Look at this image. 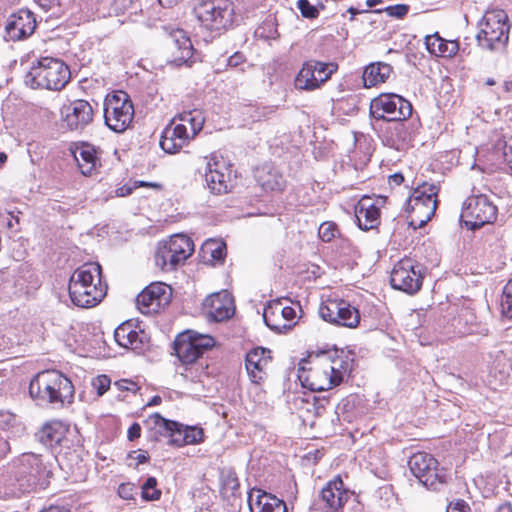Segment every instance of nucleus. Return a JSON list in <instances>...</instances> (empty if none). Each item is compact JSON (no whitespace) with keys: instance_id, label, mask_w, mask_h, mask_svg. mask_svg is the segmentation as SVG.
Masks as SVG:
<instances>
[{"instance_id":"f257e3e1","label":"nucleus","mask_w":512,"mask_h":512,"mask_svg":"<svg viewBox=\"0 0 512 512\" xmlns=\"http://www.w3.org/2000/svg\"><path fill=\"white\" fill-rule=\"evenodd\" d=\"M68 289L74 305L81 308L96 306L107 290L102 283L101 266L98 263H85L77 268L70 277Z\"/></svg>"},{"instance_id":"f03ea898","label":"nucleus","mask_w":512,"mask_h":512,"mask_svg":"<svg viewBox=\"0 0 512 512\" xmlns=\"http://www.w3.org/2000/svg\"><path fill=\"white\" fill-rule=\"evenodd\" d=\"M29 393L39 403L63 406L74 397V386L70 379L57 370L39 372L30 382Z\"/></svg>"},{"instance_id":"7ed1b4c3","label":"nucleus","mask_w":512,"mask_h":512,"mask_svg":"<svg viewBox=\"0 0 512 512\" xmlns=\"http://www.w3.org/2000/svg\"><path fill=\"white\" fill-rule=\"evenodd\" d=\"M70 69L60 59L42 57L24 77V82L32 89L62 90L70 80Z\"/></svg>"},{"instance_id":"20e7f679","label":"nucleus","mask_w":512,"mask_h":512,"mask_svg":"<svg viewBox=\"0 0 512 512\" xmlns=\"http://www.w3.org/2000/svg\"><path fill=\"white\" fill-rule=\"evenodd\" d=\"M476 40L486 50L500 52L508 43L510 25L504 10L487 11L478 24Z\"/></svg>"},{"instance_id":"39448f33","label":"nucleus","mask_w":512,"mask_h":512,"mask_svg":"<svg viewBox=\"0 0 512 512\" xmlns=\"http://www.w3.org/2000/svg\"><path fill=\"white\" fill-rule=\"evenodd\" d=\"M52 471L43 455L27 452L14 460V477L23 492L45 487Z\"/></svg>"},{"instance_id":"423d86ee","label":"nucleus","mask_w":512,"mask_h":512,"mask_svg":"<svg viewBox=\"0 0 512 512\" xmlns=\"http://www.w3.org/2000/svg\"><path fill=\"white\" fill-rule=\"evenodd\" d=\"M412 104L395 93H382L370 102V114L374 119L396 122L398 135L404 133L403 121L412 115Z\"/></svg>"},{"instance_id":"0eeeda50","label":"nucleus","mask_w":512,"mask_h":512,"mask_svg":"<svg viewBox=\"0 0 512 512\" xmlns=\"http://www.w3.org/2000/svg\"><path fill=\"white\" fill-rule=\"evenodd\" d=\"M194 12L201 26L216 34L228 29L234 19V5L230 0H199Z\"/></svg>"},{"instance_id":"6e6552de","label":"nucleus","mask_w":512,"mask_h":512,"mask_svg":"<svg viewBox=\"0 0 512 512\" xmlns=\"http://www.w3.org/2000/svg\"><path fill=\"white\" fill-rule=\"evenodd\" d=\"M103 110L106 126L116 133L124 132L134 117L132 100L122 90L114 91L105 97Z\"/></svg>"},{"instance_id":"1a4fd4ad","label":"nucleus","mask_w":512,"mask_h":512,"mask_svg":"<svg viewBox=\"0 0 512 512\" xmlns=\"http://www.w3.org/2000/svg\"><path fill=\"white\" fill-rule=\"evenodd\" d=\"M439 186L424 182L410 196L406 211L411 213V224L422 227L431 220L437 208Z\"/></svg>"},{"instance_id":"9d476101","label":"nucleus","mask_w":512,"mask_h":512,"mask_svg":"<svg viewBox=\"0 0 512 512\" xmlns=\"http://www.w3.org/2000/svg\"><path fill=\"white\" fill-rule=\"evenodd\" d=\"M148 422L153 424L160 435L169 437V444L182 447L198 444L203 441V429L196 426H187L179 422L165 419L158 413L152 414Z\"/></svg>"},{"instance_id":"9b49d317","label":"nucleus","mask_w":512,"mask_h":512,"mask_svg":"<svg viewBox=\"0 0 512 512\" xmlns=\"http://www.w3.org/2000/svg\"><path fill=\"white\" fill-rule=\"evenodd\" d=\"M497 218V207L484 194L468 197L462 206L461 219L465 226L476 230Z\"/></svg>"},{"instance_id":"f8f14e48","label":"nucleus","mask_w":512,"mask_h":512,"mask_svg":"<svg viewBox=\"0 0 512 512\" xmlns=\"http://www.w3.org/2000/svg\"><path fill=\"white\" fill-rule=\"evenodd\" d=\"M408 466L419 483L427 489L438 491L445 483L444 471L439 469L438 461L429 453L413 454L408 461Z\"/></svg>"},{"instance_id":"ddd939ff","label":"nucleus","mask_w":512,"mask_h":512,"mask_svg":"<svg viewBox=\"0 0 512 512\" xmlns=\"http://www.w3.org/2000/svg\"><path fill=\"white\" fill-rule=\"evenodd\" d=\"M321 362L316 352L309 355L307 363L311 366L309 368L302 366L298 374L303 387L314 392H322L339 385V377L332 376L329 369L324 368Z\"/></svg>"},{"instance_id":"4468645a","label":"nucleus","mask_w":512,"mask_h":512,"mask_svg":"<svg viewBox=\"0 0 512 512\" xmlns=\"http://www.w3.org/2000/svg\"><path fill=\"white\" fill-rule=\"evenodd\" d=\"M423 267L411 258H403L395 264L390 282L394 289L408 294L418 292L422 286Z\"/></svg>"},{"instance_id":"2eb2a0df","label":"nucleus","mask_w":512,"mask_h":512,"mask_svg":"<svg viewBox=\"0 0 512 512\" xmlns=\"http://www.w3.org/2000/svg\"><path fill=\"white\" fill-rule=\"evenodd\" d=\"M214 339L209 335H200L187 331L178 335L174 341V351L183 364H192L203 353L214 346Z\"/></svg>"},{"instance_id":"dca6fc26","label":"nucleus","mask_w":512,"mask_h":512,"mask_svg":"<svg viewBox=\"0 0 512 512\" xmlns=\"http://www.w3.org/2000/svg\"><path fill=\"white\" fill-rule=\"evenodd\" d=\"M320 317L329 323L355 328L360 322L357 308L344 300H329L319 307Z\"/></svg>"},{"instance_id":"f3484780","label":"nucleus","mask_w":512,"mask_h":512,"mask_svg":"<svg viewBox=\"0 0 512 512\" xmlns=\"http://www.w3.org/2000/svg\"><path fill=\"white\" fill-rule=\"evenodd\" d=\"M171 288L155 282L147 286L136 298V303L143 314L157 313L170 302Z\"/></svg>"},{"instance_id":"a211bd4d","label":"nucleus","mask_w":512,"mask_h":512,"mask_svg":"<svg viewBox=\"0 0 512 512\" xmlns=\"http://www.w3.org/2000/svg\"><path fill=\"white\" fill-rule=\"evenodd\" d=\"M321 358L322 366L329 369L332 376L339 377V385L353 370L354 359L350 352L344 350L332 349L316 352Z\"/></svg>"},{"instance_id":"6ab92c4d","label":"nucleus","mask_w":512,"mask_h":512,"mask_svg":"<svg viewBox=\"0 0 512 512\" xmlns=\"http://www.w3.org/2000/svg\"><path fill=\"white\" fill-rule=\"evenodd\" d=\"M349 497V491L344 487L342 479L337 476L322 488L320 507L324 512H343Z\"/></svg>"},{"instance_id":"aec40b11","label":"nucleus","mask_w":512,"mask_h":512,"mask_svg":"<svg viewBox=\"0 0 512 512\" xmlns=\"http://www.w3.org/2000/svg\"><path fill=\"white\" fill-rule=\"evenodd\" d=\"M169 62L176 65H190L193 62L194 49L187 33L182 29L174 30L168 37Z\"/></svg>"},{"instance_id":"412c9836","label":"nucleus","mask_w":512,"mask_h":512,"mask_svg":"<svg viewBox=\"0 0 512 512\" xmlns=\"http://www.w3.org/2000/svg\"><path fill=\"white\" fill-rule=\"evenodd\" d=\"M203 307L207 317L216 322L229 319L235 310L232 295L227 290L209 295Z\"/></svg>"},{"instance_id":"4be33fe9","label":"nucleus","mask_w":512,"mask_h":512,"mask_svg":"<svg viewBox=\"0 0 512 512\" xmlns=\"http://www.w3.org/2000/svg\"><path fill=\"white\" fill-rule=\"evenodd\" d=\"M36 28V19L32 12L21 10L10 16L5 26V39L19 41L30 36Z\"/></svg>"},{"instance_id":"5701e85b","label":"nucleus","mask_w":512,"mask_h":512,"mask_svg":"<svg viewBox=\"0 0 512 512\" xmlns=\"http://www.w3.org/2000/svg\"><path fill=\"white\" fill-rule=\"evenodd\" d=\"M193 138L185 124H177L173 120L164 129L159 144L166 153L174 154L179 152Z\"/></svg>"},{"instance_id":"b1692460","label":"nucleus","mask_w":512,"mask_h":512,"mask_svg":"<svg viewBox=\"0 0 512 512\" xmlns=\"http://www.w3.org/2000/svg\"><path fill=\"white\" fill-rule=\"evenodd\" d=\"M64 122L71 130L82 129L91 123L93 119V108L86 100H75L62 111Z\"/></svg>"},{"instance_id":"393cba45","label":"nucleus","mask_w":512,"mask_h":512,"mask_svg":"<svg viewBox=\"0 0 512 512\" xmlns=\"http://www.w3.org/2000/svg\"><path fill=\"white\" fill-rule=\"evenodd\" d=\"M295 317L296 311L294 308L289 306L282 307L280 303L269 306L263 314L265 324L277 333H284L290 330Z\"/></svg>"},{"instance_id":"a878e982","label":"nucleus","mask_w":512,"mask_h":512,"mask_svg":"<svg viewBox=\"0 0 512 512\" xmlns=\"http://www.w3.org/2000/svg\"><path fill=\"white\" fill-rule=\"evenodd\" d=\"M270 350L263 347L252 349L246 354L245 368L251 382L260 384L266 378V368L271 360Z\"/></svg>"},{"instance_id":"bb28decb","label":"nucleus","mask_w":512,"mask_h":512,"mask_svg":"<svg viewBox=\"0 0 512 512\" xmlns=\"http://www.w3.org/2000/svg\"><path fill=\"white\" fill-rule=\"evenodd\" d=\"M250 512H287L286 503L261 489H252L248 494Z\"/></svg>"},{"instance_id":"cd10ccee","label":"nucleus","mask_w":512,"mask_h":512,"mask_svg":"<svg viewBox=\"0 0 512 512\" xmlns=\"http://www.w3.org/2000/svg\"><path fill=\"white\" fill-rule=\"evenodd\" d=\"M228 168L224 162H207L205 168V182L212 193H227L231 188V180L229 174L226 173Z\"/></svg>"},{"instance_id":"c85d7f7f","label":"nucleus","mask_w":512,"mask_h":512,"mask_svg":"<svg viewBox=\"0 0 512 512\" xmlns=\"http://www.w3.org/2000/svg\"><path fill=\"white\" fill-rule=\"evenodd\" d=\"M355 217L358 227L368 231L380 224V209L369 196L362 197L355 206Z\"/></svg>"},{"instance_id":"c756f323","label":"nucleus","mask_w":512,"mask_h":512,"mask_svg":"<svg viewBox=\"0 0 512 512\" xmlns=\"http://www.w3.org/2000/svg\"><path fill=\"white\" fill-rule=\"evenodd\" d=\"M254 177L264 190L280 191L285 186V180L280 172L271 164H264L255 170Z\"/></svg>"},{"instance_id":"7c9ffc66","label":"nucleus","mask_w":512,"mask_h":512,"mask_svg":"<svg viewBox=\"0 0 512 512\" xmlns=\"http://www.w3.org/2000/svg\"><path fill=\"white\" fill-rule=\"evenodd\" d=\"M66 432L67 429L61 422L54 421L43 426L37 436L44 446L54 452L66 440Z\"/></svg>"},{"instance_id":"2f4dec72","label":"nucleus","mask_w":512,"mask_h":512,"mask_svg":"<svg viewBox=\"0 0 512 512\" xmlns=\"http://www.w3.org/2000/svg\"><path fill=\"white\" fill-rule=\"evenodd\" d=\"M143 336L144 333L134 330L132 328V324L129 322L122 323L119 325L114 332V338L116 342L124 348H129L132 350H140L143 346Z\"/></svg>"},{"instance_id":"473e14b6","label":"nucleus","mask_w":512,"mask_h":512,"mask_svg":"<svg viewBox=\"0 0 512 512\" xmlns=\"http://www.w3.org/2000/svg\"><path fill=\"white\" fill-rule=\"evenodd\" d=\"M317 60L305 62L295 78V87L300 90L313 91L322 85L317 78Z\"/></svg>"},{"instance_id":"72a5a7b5","label":"nucleus","mask_w":512,"mask_h":512,"mask_svg":"<svg viewBox=\"0 0 512 512\" xmlns=\"http://www.w3.org/2000/svg\"><path fill=\"white\" fill-rule=\"evenodd\" d=\"M425 44L431 54L440 57H453L459 50L457 41L445 40L441 38L438 33L426 36Z\"/></svg>"},{"instance_id":"f704fd0d","label":"nucleus","mask_w":512,"mask_h":512,"mask_svg":"<svg viewBox=\"0 0 512 512\" xmlns=\"http://www.w3.org/2000/svg\"><path fill=\"white\" fill-rule=\"evenodd\" d=\"M391 65L384 62H376L369 64L363 72V82L365 87H373L377 84L384 83L392 73Z\"/></svg>"},{"instance_id":"c9c22d12","label":"nucleus","mask_w":512,"mask_h":512,"mask_svg":"<svg viewBox=\"0 0 512 512\" xmlns=\"http://www.w3.org/2000/svg\"><path fill=\"white\" fill-rule=\"evenodd\" d=\"M74 156L83 175H91L99 163L97 152L90 144H82Z\"/></svg>"},{"instance_id":"e433bc0d","label":"nucleus","mask_w":512,"mask_h":512,"mask_svg":"<svg viewBox=\"0 0 512 512\" xmlns=\"http://www.w3.org/2000/svg\"><path fill=\"white\" fill-rule=\"evenodd\" d=\"M170 251L173 253L178 264L183 263L194 251L192 240L182 234L174 235L169 241L165 242Z\"/></svg>"},{"instance_id":"4c0bfd02","label":"nucleus","mask_w":512,"mask_h":512,"mask_svg":"<svg viewBox=\"0 0 512 512\" xmlns=\"http://www.w3.org/2000/svg\"><path fill=\"white\" fill-rule=\"evenodd\" d=\"M179 124H185L192 137H195L203 128L205 118L203 112L199 109L183 111L178 115Z\"/></svg>"},{"instance_id":"58836bf2","label":"nucleus","mask_w":512,"mask_h":512,"mask_svg":"<svg viewBox=\"0 0 512 512\" xmlns=\"http://www.w3.org/2000/svg\"><path fill=\"white\" fill-rule=\"evenodd\" d=\"M155 264L164 271H172L179 265L165 242L157 248Z\"/></svg>"},{"instance_id":"ea45409f","label":"nucleus","mask_w":512,"mask_h":512,"mask_svg":"<svg viewBox=\"0 0 512 512\" xmlns=\"http://www.w3.org/2000/svg\"><path fill=\"white\" fill-rule=\"evenodd\" d=\"M202 250L204 253H210L211 258L215 261H222L226 255L225 243L212 239L204 243Z\"/></svg>"},{"instance_id":"a19ab883","label":"nucleus","mask_w":512,"mask_h":512,"mask_svg":"<svg viewBox=\"0 0 512 512\" xmlns=\"http://www.w3.org/2000/svg\"><path fill=\"white\" fill-rule=\"evenodd\" d=\"M500 305L502 314L512 318V279L503 288Z\"/></svg>"},{"instance_id":"79ce46f5","label":"nucleus","mask_w":512,"mask_h":512,"mask_svg":"<svg viewBox=\"0 0 512 512\" xmlns=\"http://www.w3.org/2000/svg\"><path fill=\"white\" fill-rule=\"evenodd\" d=\"M142 497L145 500H158L161 497V491L157 489V480L155 477H149L142 485Z\"/></svg>"},{"instance_id":"37998d69","label":"nucleus","mask_w":512,"mask_h":512,"mask_svg":"<svg viewBox=\"0 0 512 512\" xmlns=\"http://www.w3.org/2000/svg\"><path fill=\"white\" fill-rule=\"evenodd\" d=\"M317 78L320 81L321 85H323L326 81H328L333 73H335L338 69V65L334 62L324 63L317 61Z\"/></svg>"},{"instance_id":"c03bdc74","label":"nucleus","mask_w":512,"mask_h":512,"mask_svg":"<svg viewBox=\"0 0 512 512\" xmlns=\"http://www.w3.org/2000/svg\"><path fill=\"white\" fill-rule=\"evenodd\" d=\"M409 9H410V7L407 4H396V5L387 6L383 9H375L373 12L377 13V14H381L384 12L390 17L402 19L403 17H405L407 15V13L409 12Z\"/></svg>"},{"instance_id":"a18cd8bd","label":"nucleus","mask_w":512,"mask_h":512,"mask_svg":"<svg viewBox=\"0 0 512 512\" xmlns=\"http://www.w3.org/2000/svg\"><path fill=\"white\" fill-rule=\"evenodd\" d=\"M337 233H338L337 226L333 222L322 223L320 225L319 231H318L319 237L324 242L331 241L336 236Z\"/></svg>"},{"instance_id":"49530a36","label":"nucleus","mask_w":512,"mask_h":512,"mask_svg":"<svg viewBox=\"0 0 512 512\" xmlns=\"http://www.w3.org/2000/svg\"><path fill=\"white\" fill-rule=\"evenodd\" d=\"M297 8L300 10L302 16L308 19L317 18L319 15L318 9L308 0H298Z\"/></svg>"},{"instance_id":"de8ad7c7","label":"nucleus","mask_w":512,"mask_h":512,"mask_svg":"<svg viewBox=\"0 0 512 512\" xmlns=\"http://www.w3.org/2000/svg\"><path fill=\"white\" fill-rule=\"evenodd\" d=\"M111 385L110 378L107 375H99L92 380V387L97 391L98 396H102Z\"/></svg>"},{"instance_id":"09e8293b","label":"nucleus","mask_w":512,"mask_h":512,"mask_svg":"<svg viewBox=\"0 0 512 512\" xmlns=\"http://www.w3.org/2000/svg\"><path fill=\"white\" fill-rule=\"evenodd\" d=\"M275 109L276 108L274 106L257 107L254 110L255 114L251 115V117L253 118L254 121H261L265 118H268L271 114H273L275 112Z\"/></svg>"},{"instance_id":"8fccbe9b","label":"nucleus","mask_w":512,"mask_h":512,"mask_svg":"<svg viewBox=\"0 0 512 512\" xmlns=\"http://www.w3.org/2000/svg\"><path fill=\"white\" fill-rule=\"evenodd\" d=\"M114 387L119 391H129L132 393H136L137 390H139V387L135 382L127 379H121L115 382Z\"/></svg>"},{"instance_id":"3c124183","label":"nucleus","mask_w":512,"mask_h":512,"mask_svg":"<svg viewBox=\"0 0 512 512\" xmlns=\"http://www.w3.org/2000/svg\"><path fill=\"white\" fill-rule=\"evenodd\" d=\"M118 495L125 500H130L133 498V487L131 484L122 483L118 487Z\"/></svg>"},{"instance_id":"603ef678","label":"nucleus","mask_w":512,"mask_h":512,"mask_svg":"<svg viewBox=\"0 0 512 512\" xmlns=\"http://www.w3.org/2000/svg\"><path fill=\"white\" fill-rule=\"evenodd\" d=\"M470 508L467 503L463 500H458L455 503H451L447 507V512H469Z\"/></svg>"},{"instance_id":"864d4df0","label":"nucleus","mask_w":512,"mask_h":512,"mask_svg":"<svg viewBox=\"0 0 512 512\" xmlns=\"http://www.w3.org/2000/svg\"><path fill=\"white\" fill-rule=\"evenodd\" d=\"M140 435L141 426L135 422L129 427L127 437L130 441H134L135 439H138Z\"/></svg>"},{"instance_id":"5fc2aeb1","label":"nucleus","mask_w":512,"mask_h":512,"mask_svg":"<svg viewBox=\"0 0 512 512\" xmlns=\"http://www.w3.org/2000/svg\"><path fill=\"white\" fill-rule=\"evenodd\" d=\"M19 224V218L17 216L12 215L11 213H8V215L5 217V226L9 230H15V226Z\"/></svg>"},{"instance_id":"6e6d98bb","label":"nucleus","mask_w":512,"mask_h":512,"mask_svg":"<svg viewBox=\"0 0 512 512\" xmlns=\"http://www.w3.org/2000/svg\"><path fill=\"white\" fill-rule=\"evenodd\" d=\"M38 4L45 10H51L60 5V0H37Z\"/></svg>"},{"instance_id":"4d7b16f0","label":"nucleus","mask_w":512,"mask_h":512,"mask_svg":"<svg viewBox=\"0 0 512 512\" xmlns=\"http://www.w3.org/2000/svg\"><path fill=\"white\" fill-rule=\"evenodd\" d=\"M244 61V56L241 53H235L230 56L228 59V65L231 67H236Z\"/></svg>"},{"instance_id":"13d9d810","label":"nucleus","mask_w":512,"mask_h":512,"mask_svg":"<svg viewBox=\"0 0 512 512\" xmlns=\"http://www.w3.org/2000/svg\"><path fill=\"white\" fill-rule=\"evenodd\" d=\"M9 451V442L4 437L0 436V460L4 458Z\"/></svg>"},{"instance_id":"bf43d9fd","label":"nucleus","mask_w":512,"mask_h":512,"mask_svg":"<svg viewBox=\"0 0 512 512\" xmlns=\"http://www.w3.org/2000/svg\"><path fill=\"white\" fill-rule=\"evenodd\" d=\"M39 512H70V510L65 506L51 505L49 507L43 508Z\"/></svg>"},{"instance_id":"052dcab7","label":"nucleus","mask_w":512,"mask_h":512,"mask_svg":"<svg viewBox=\"0 0 512 512\" xmlns=\"http://www.w3.org/2000/svg\"><path fill=\"white\" fill-rule=\"evenodd\" d=\"M15 421V416L10 413H1L0 414V424L4 423L5 425H10L11 422Z\"/></svg>"},{"instance_id":"680f3d73","label":"nucleus","mask_w":512,"mask_h":512,"mask_svg":"<svg viewBox=\"0 0 512 512\" xmlns=\"http://www.w3.org/2000/svg\"><path fill=\"white\" fill-rule=\"evenodd\" d=\"M133 453L136 454V456L133 458L137 461L138 464L145 463L149 458L148 453L145 451H142L139 453H137V452H133Z\"/></svg>"},{"instance_id":"e2e57ef3","label":"nucleus","mask_w":512,"mask_h":512,"mask_svg":"<svg viewBox=\"0 0 512 512\" xmlns=\"http://www.w3.org/2000/svg\"><path fill=\"white\" fill-rule=\"evenodd\" d=\"M404 181V177L400 173H395L390 176V183H393L395 185H400Z\"/></svg>"},{"instance_id":"0e129e2a","label":"nucleus","mask_w":512,"mask_h":512,"mask_svg":"<svg viewBox=\"0 0 512 512\" xmlns=\"http://www.w3.org/2000/svg\"><path fill=\"white\" fill-rule=\"evenodd\" d=\"M132 192V189L130 187H121L116 190L117 196H126L129 195Z\"/></svg>"},{"instance_id":"69168bd1","label":"nucleus","mask_w":512,"mask_h":512,"mask_svg":"<svg viewBox=\"0 0 512 512\" xmlns=\"http://www.w3.org/2000/svg\"><path fill=\"white\" fill-rule=\"evenodd\" d=\"M497 512H512V504H510V503L501 504L498 507Z\"/></svg>"},{"instance_id":"338daca9","label":"nucleus","mask_w":512,"mask_h":512,"mask_svg":"<svg viewBox=\"0 0 512 512\" xmlns=\"http://www.w3.org/2000/svg\"><path fill=\"white\" fill-rule=\"evenodd\" d=\"M504 155H505L506 161L508 163L509 169H510L511 174H512V152H511V156H509L507 151L504 152Z\"/></svg>"},{"instance_id":"774afa93","label":"nucleus","mask_w":512,"mask_h":512,"mask_svg":"<svg viewBox=\"0 0 512 512\" xmlns=\"http://www.w3.org/2000/svg\"><path fill=\"white\" fill-rule=\"evenodd\" d=\"M504 90L506 92H512V80L506 81L504 83Z\"/></svg>"}]
</instances>
